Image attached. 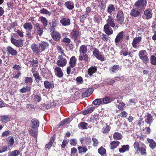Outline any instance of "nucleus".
I'll return each instance as SVG.
<instances>
[{
	"label": "nucleus",
	"mask_w": 156,
	"mask_h": 156,
	"mask_svg": "<svg viewBox=\"0 0 156 156\" xmlns=\"http://www.w3.org/2000/svg\"><path fill=\"white\" fill-rule=\"evenodd\" d=\"M87 48L86 46L82 45L80 46L79 49L80 55L79 56V60L81 61L83 60L85 62H88L89 57L86 54L87 51Z\"/></svg>",
	"instance_id": "1"
},
{
	"label": "nucleus",
	"mask_w": 156,
	"mask_h": 156,
	"mask_svg": "<svg viewBox=\"0 0 156 156\" xmlns=\"http://www.w3.org/2000/svg\"><path fill=\"white\" fill-rule=\"evenodd\" d=\"M147 2L146 0H140L136 2L134 6L136 7L140 11H141L145 9Z\"/></svg>",
	"instance_id": "2"
},
{
	"label": "nucleus",
	"mask_w": 156,
	"mask_h": 156,
	"mask_svg": "<svg viewBox=\"0 0 156 156\" xmlns=\"http://www.w3.org/2000/svg\"><path fill=\"white\" fill-rule=\"evenodd\" d=\"M138 55L140 58L144 63L147 64L149 62V59L147 56V53L145 50H142L140 51Z\"/></svg>",
	"instance_id": "3"
},
{
	"label": "nucleus",
	"mask_w": 156,
	"mask_h": 156,
	"mask_svg": "<svg viewBox=\"0 0 156 156\" xmlns=\"http://www.w3.org/2000/svg\"><path fill=\"white\" fill-rule=\"evenodd\" d=\"M59 59L57 61L56 64L58 66L63 67L65 66L67 64V60L66 58H63L62 55H59L58 57Z\"/></svg>",
	"instance_id": "4"
},
{
	"label": "nucleus",
	"mask_w": 156,
	"mask_h": 156,
	"mask_svg": "<svg viewBox=\"0 0 156 156\" xmlns=\"http://www.w3.org/2000/svg\"><path fill=\"white\" fill-rule=\"evenodd\" d=\"M93 55L98 59L101 61L105 60L104 57L99 52V51L97 48H93Z\"/></svg>",
	"instance_id": "5"
},
{
	"label": "nucleus",
	"mask_w": 156,
	"mask_h": 156,
	"mask_svg": "<svg viewBox=\"0 0 156 156\" xmlns=\"http://www.w3.org/2000/svg\"><path fill=\"white\" fill-rule=\"evenodd\" d=\"M118 22L122 24L124 20V16L123 12L121 11H118L116 17Z\"/></svg>",
	"instance_id": "6"
},
{
	"label": "nucleus",
	"mask_w": 156,
	"mask_h": 156,
	"mask_svg": "<svg viewBox=\"0 0 156 156\" xmlns=\"http://www.w3.org/2000/svg\"><path fill=\"white\" fill-rule=\"evenodd\" d=\"M36 31L37 35L41 36L43 32V28L42 26L39 24L37 23L34 26Z\"/></svg>",
	"instance_id": "7"
},
{
	"label": "nucleus",
	"mask_w": 156,
	"mask_h": 156,
	"mask_svg": "<svg viewBox=\"0 0 156 156\" xmlns=\"http://www.w3.org/2000/svg\"><path fill=\"white\" fill-rule=\"evenodd\" d=\"M31 48L33 53L35 54L38 55L41 52L40 47L35 44H32L31 46Z\"/></svg>",
	"instance_id": "8"
},
{
	"label": "nucleus",
	"mask_w": 156,
	"mask_h": 156,
	"mask_svg": "<svg viewBox=\"0 0 156 156\" xmlns=\"http://www.w3.org/2000/svg\"><path fill=\"white\" fill-rule=\"evenodd\" d=\"M31 71L35 78V80L38 83L40 81L42 82V79L41 77L40 76L38 73L35 71L33 69H32Z\"/></svg>",
	"instance_id": "9"
},
{
	"label": "nucleus",
	"mask_w": 156,
	"mask_h": 156,
	"mask_svg": "<svg viewBox=\"0 0 156 156\" xmlns=\"http://www.w3.org/2000/svg\"><path fill=\"white\" fill-rule=\"evenodd\" d=\"M51 36L53 40L55 41L59 40L61 37V34L56 31H53L51 32Z\"/></svg>",
	"instance_id": "10"
},
{
	"label": "nucleus",
	"mask_w": 156,
	"mask_h": 156,
	"mask_svg": "<svg viewBox=\"0 0 156 156\" xmlns=\"http://www.w3.org/2000/svg\"><path fill=\"white\" fill-rule=\"evenodd\" d=\"M108 19L107 20L106 24L110 26V27H114L115 26V19L110 16H108Z\"/></svg>",
	"instance_id": "11"
},
{
	"label": "nucleus",
	"mask_w": 156,
	"mask_h": 156,
	"mask_svg": "<svg viewBox=\"0 0 156 156\" xmlns=\"http://www.w3.org/2000/svg\"><path fill=\"white\" fill-rule=\"evenodd\" d=\"M142 37L141 36H138L134 38L132 45L133 47L136 48H137V44H138L141 41Z\"/></svg>",
	"instance_id": "12"
},
{
	"label": "nucleus",
	"mask_w": 156,
	"mask_h": 156,
	"mask_svg": "<svg viewBox=\"0 0 156 156\" xmlns=\"http://www.w3.org/2000/svg\"><path fill=\"white\" fill-rule=\"evenodd\" d=\"M124 34V32L122 31L119 32V34L117 35L115 40V41L116 44H117L123 39Z\"/></svg>",
	"instance_id": "13"
},
{
	"label": "nucleus",
	"mask_w": 156,
	"mask_h": 156,
	"mask_svg": "<svg viewBox=\"0 0 156 156\" xmlns=\"http://www.w3.org/2000/svg\"><path fill=\"white\" fill-rule=\"evenodd\" d=\"M54 71L55 75L58 77L61 78L63 76V73L62 69L60 67H56L55 68Z\"/></svg>",
	"instance_id": "14"
},
{
	"label": "nucleus",
	"mask_w": 156,
	"mask_h": 156,
	"mask_svg": "<svg viewBox=\"0 0 156 156\" xmlns=\"http://www.w3.org/2000/svg\"><path fill=\"white\" fill-rule=\"evenodd\" d=\"M110 27V26L105 24L104 27L105 32L108 35L112 34L113 33L112 29Z\"/></svg>",
	"instance_id": "15"
},
{
	"label": "nucleus",
	"mask_w": 156,
	"mask_h": 156,
	"mask_svg": "<svg viewBox=\"0 0 156 156\" xmlns=\"http://www.w3.org/2000/svg\"><path fill=\"white\" fill-rule=\"evenodd\" d=\"M144 14L147 19H149L152 17V12L151 9H147L144 11Z\"/></svg>",
	"instance_id": "16"
},
{
	"label": "nucleus",
	"mask_w": 156,
	"mask_h": 156,
	"mask_svg": "<svg viewBox=\"0 0 156 156\" xmlns=\"http://www.w3.org/2000/svg\"><path fill=\"white\" fill-rule=\"evenodd\" d=\"M6 49L7 52L12 55H15L17 54V52L16 50L11 46H8Z\"/></svg>",
	"instance_id": "17"
},
{
	"label": "nucleus",
	"mask_w": 156,
	"mask_h": 156,
	"mask_svg": "<svg viewBox=\"0 0 156 156\" xmlns=\"http://www.w3.org/2000/svg\"><path fill=\"white\" fill-rule=\"evenodd\" d=\"M77 60L74 56H72L70 59L69 64L70 66L72 68H73L76 66Z\"/></svg>",
	"instance_id": "18"
},
{
	"label": "nucleus",
	"mask_w": 156,
	"mask_h": 156,
	"mask_svg": "<svg viewBox=\"0 0 156 156\" xmlns=\"http://www.w3.org/2000/svg\"><path fill=\"white\" fill-rule=\"evenodd\" d=\"M11 42L16 46L19 47L22 45V43L20 41V40H16L14 38L11 39Z\"/></svg>",
	"instance_id": "19"
},
{
	"label": "nucleus",
	"mask_w": 156,
	"mask_h": 156,
	"mask_svg": "<svg viewBox=\"0 0 156 156\" xmlns=\"http://www.w3.org/2000/svg\"><path fill=\"white\" fill-rule=\"evenodd\" d=\"M60 23L64 26H67L70 24V20L69 18H64L60 20Z\"/></svg>",
	"instance_id": "20"
},
{
	"label": "nucleus",
	"mask_w": 156,
	"mask_h": 156,
	"mask_svg": "<svg viewBox=\"0 0 156 156\" xmlns=\"http://www.w3.org/2000/svg\"><path fill=\"white\" fill-rule=\"evenodd\" d=\"M141 144V147L138 151V152H139L141 155H146L147 154L146 147L144 144Z\"/></svg>",
	"instance_id": "21"
},
{
	"label": "nucleus",
	"mask_w": 156,
	"mask_h": 156,
	"mask_svg": "<svg viewBox=\"0 0 156 156\" xmlns=\"http://www.w3.org/2000/svg\"><path fill=\"white\" fill-rule=\"evenodd\" d=\"M39 46L41 48V51H43L48 48L49 44L46 42L41 41V43L39 44Z\"/></svg>",
	"instance_id": "22"
},
{
	"label": "nucleus",
	"mask_w": 156,
	"mask_h": 156,
	"mask_svg": "<svg viewBox=\"0 0 156 156\" xmlns=\"http://www.w3.org/2000/svg\"><path fill=\"white\" fill-rule=\"evenodd\" d=\"M147 141L149 144V146L150 148L152 149H154L156 147V143L153 140L149 138H147Z\"/></svg>",
	"instance_id": "23"
},
{
	"label": "nucleus",
	"mask_w": 156,
	"mask_h": 156,
	"mask_svg": "<svg viewBox=\"0 0 156 156\" xmlns=\"http://www.w3.org/2000/svg\"><path fill=\"white\" fill-rule=\"evenodd\" d=\"M24 29L27 31L31 32L33 28V26L31 23L27 22L25 23L23 25Z\"/></svg>",
	"instance_id": "24"
},
{
	"label": "nucleus",
	"mask_w": 156,
	"mask_h": 156,
	"mask_svg": "<svg viewBox=\"0 0 156 156\" xmlns=\"http://www.w3.org/2000/svg\"><path fill=\"white\" fill-rule=\"evenodd\" d=\"M140 11L137 9H132L130 13V15L134 17H137L140 15Z\"/></svg>",
	"instance_id": "25"
},
{
	"label": "nucleus",
	"mask_w": 156,
	"mask_h": 156,
	"mask_svg": "<svg viewBox=\"0 0 156 156\" xmlns=\"http://www.w3.org/2000/svg\"><path fill=\"white\" fill-rule=\"evenodd\" d=\"M93 91L94 90L92 88H89L82 94V96L84 98L90 96Z\"/></svg>",
	"instance_id": "26"
},
{
	"label": "nucleus",
	"mask_w": 156,
	"mask_h": 156,
	"mask_svg": "<svg viewBox=\"0 0 156 156\" xmlns=\"http://www.w3.org/2000/svg\"><path fill=\"white\" fill-rule=\"evenodd\" d=\"M114 99V98H111L109 97H105L104 98H102L103 104H108L113 101Z\"/></svg>",
	"instance_id": "27"
},
{
	"label": "nucleus",
	"mask_w": 156,
	"mask_h": 156,
	"mask_svg": "<svg viewBox=\"0 0 156 156\" xmlns=\"http://www.w3.org/2000/svg\"><path fill=\"white\" fill-rule=\"evenodd\" d=\"M32 123V129L35 128V129H37L39 126V122L36 119H33L31 120Z\"/></svg>",
	"instance_id": "28"
},
{
	"label": "nucleus",
	"mask_w": 156,
	"mask_h": 156,
	"mask_svg": "<svg viewBox=\"0 0 156 156\" xmlns=\"http://www.w3.org/2000/svg\"><path fill=\"white\" fill-rule=\"evenodd\" d=\"M141 144H144L140 142L139 143L137 141H135L133 144L134 148L137 153H138V151L141 147Z\"/></svg>",
	"instance_id": "29"
},
{
	"label": "nucleus",
	"mask_w": 156,
	"mask_h": 156,
	"mask_svg": "<svg viewBox=\"0 0 156 156\" xmlns=\"http://www.w3.org/2000/svg\"><path fill=\"white\" fill-rule=\"evenodd\" d=\"M153 120L152 116L151 114L147 113V118L145 119V122L147 124H149L150 126Z\"/></svg>",
	"instance_id": "30"
},
{
	"label": "nucleus",
	"mask_w": 156,
	"mask_h": 156,
	"mask_svg": "<svg viewBox=\"0 0 156 156\" xmlns=\"http://www.w3.org/2000/svg\"><path fill=\"white\" fill-rule=\"evenodd\" d=\"M97 68L95 66H91L88 70V74L90 76L95 73L97 71Z\"/></svg>",
	"instance_id": "31"
},
{
	"label": "nucleus",
	"mask_w": 156,
	"mask_h": 156,
	"mask_svg": "<svg viewBox=\"0 0 156 156\" xmlns=\"http://www.w3.org/2000/svg\"><path fill=\"white\" fill-rule=\"evenodd\" d=\"M88 124L85 122H81L78 125L80 129H87Z\"/></svg>",
	"instance_id": "32"
},
{
	"label": "nucleus",
	"mask_w": 156,
	"mask_h": 156,
	"mask_svg": "<svg viewBox=\"0 0 156 156\" xmlns=\"http://www.w3.org/2000/svg\"><path fill=\"white\" fill-rule=\"evenodd\" d=\"M65 6L69 10H72L74 8V4L73 2L68 1L65 3Z\"/></svg>",
	"instance_id": "33"
},
{
	"label": "nucleus",
	"mask_w": 156,
	"mask_h": 156,
	"mask_svg": "<svg viewBox=\"0 0 156 156\" xmlns=\"http://www.w3.org/2000/svg\"><path fill=\"white\" fill-rule=\"evenodd\" d=\"M38 130L37 129H35V128L29 130V133L31 136L34 137H36L37 135V132Z\"/></svg>",
	"instance_id": "34"
},
{
	"label": "nucleus",
	"mask_w": 156,
	"mask_h": 156,
	"mask_svg": "<svg viewBox=\"0 0 156 156\" xmlns=\"http://www.w3.org/2000/svg\"><path fill=\"white\" fill-rule=\"evenodd\" d=\"M94 22L98 23H99L102 21V18L101 15L97 14L94 15Z\"/></svg>",
	"instance_id": "35"
},
{
	"label": "nucleus",
	"mask_w": 156,
	"mask_h": 156,
	"mask_svg": "<svg viewBox=\"0 0 156 156\" xmlns=\"http://www.w3.org/2000/svg\"><path fill=\"white\" fill-rule=\"evenodd\" d=\"M0 120L3 123H6L10 121V118L8 116L4 115L1 117Z\"/></svg>",
	"instance_id": "36"
},
{
	"label": "nucleus",
	"mask_w": 156,
	"mask_h": 156,
	"mask_svg": "<svg viewBox=\"0 0 156 156\" xmlns=\"http://www.w3.org/2000/svg\"><path fill=\"white\" fill-rule=\"evenodd\" d=\"M94 108L93 107H91L88 108L87 109L83 111V114L84 115H86L89 113H91L94 110Z\"/></svg>",
	"instance_id": "37"
},
{
	"label": "nucleus",
	"mask_w": 156,
	"mask_h": 156,
	"mask_svg": "<svg viewBox=\"0 0 156 156\" xmlns=\"http://www.w3.org/2000/svg\"><path fill=\"white\" fill-rule=\"evenodd\" d=\"M44 84L45 87L46 89L51 88L54 87L53 84L51 83L47 80L44 82Z\"/></svg>",
	"instance_id": "38"
},
{
	"label": "nucleus",
	"mask_w": 156,
	"mask_h": 156,
	"mask_svg": "<svg viewBox=\"0 0 156 156\" xmlns=\"http://www.w3.org/2000/svg\"><path fill=\"white\" fill-rule=\"evenodd\" d=\"M71 34L73 38L76 40L79 35V33L75 29H73L71 32Z\"/></svg>",
	"instance_id": "39"
},
{
	"label": "nucleus",
	"mask_w": 156,
	"mask_h": 156,
	"mask_svg": "<svg viewBox=\"0 0 156 156\" xmlns=\"http://www.w3.org/2000/svg\"><path fill=\"white\" fill-rule=\"evenodd\" d=\"M20 151L18 150H15L14 151L9 152L8 156H16L20 154Z\"/></svg>",
	"instance_id": "40"
},
{
	"label": "nucleus",
	"mask_w": 156,
	"mask_h": 156,
	"mask_svg": "<svg viewBox=\"0 0 156 156\" xmlns=\"http://www.w3.org/2000/svg\"><path fill=\"white\" fill-rule=\"evenodd\" d=\"M119 67L118 65H115L112 67H111L109 70L111 73H116L119 69Z\"/></svg>",
	"instance_id": "41"
},
{
	"label": "nucleus",
	"mask_w": 156,
	"mask_h": 156,
	"mask_svg": "<svg viewBox=\"0 0 156 156\" xmlns=\"http://www.w3.org/2000/svg\"><path fill=\"white\" fill-rule=\"evenodd\" d=\"M78 149L79 151V153H85L87 151V149L86 147L84 146V147H82L79 146L78 147Z\"/></svg>",
	"instance_id": "42"
},
{
	"label": "nucleus",
	"mask_w": 156,
	"mask_h": 156,
	"mask_svg": "<svg viewBox=\"0 0 156 156\" xmlns=\"http://www.w3.org/2000/svg\"><path fill=\"white\" fill-rule=\"evenodd\" d=\"M119 144V142L117 141H114L110 143L111 149L115 148Z\"/></svg>",
	"instance_id": "43"
},
{
	"label": "nucleus",
	"mask_w": 156,
	"mask_h": 156,
	"mask_svg": "<svg viewBox=\"0 0 156 156\" xmlns=\"http://www.w3.org/2000/svg\"><path fill=\"white\" fill-rule=\"evenodd\" d=\"M129 149V146L128 145H123L119 150V151L121 153H123L126 151H128Z\"/></svg>",
	"instance_id": "44"
},
{
	"label": "nucleus",
	"mask_w": 156,
	"mask_h": 156,
	"mask_svg": "<svg viewBox=\"0 0 156 156\" xmlns=\"http://www.w3.org/2000/svg\"><path fill=\"white\" fill-rule=\"evenodd\" d=\"M115 10V8L114 6L113 5L111 4L108 6L107 9V12L109 13H111L114 12Z\"/></svg>",
	"instance_id": "45"
},
{
	"label": "nucleus",
	"mask_w": 156,
	"mask_h": 156,
	"mask_svg": "<svg viewBox=\"0 0 156 156\" xmlns=\"http://www.w3.org/2000/svg\"><path fill=\"white\" fill-rule=\"evenodd\" d=\"M101 10H105L106 6V2L104 0H101L99 5Z\"/></svg>",
	"instance_id": "46"
},
{
	"label": "nucleus",
	"mask_w": 156,
	"mask_h": 156,
	"mask_svg": "<svg viewBox=\"0 0 156 156\" xmlns=\"http://www.w3.org/2000/svg\"><path fill=\"white\" fill-rule=\"evenodd\" d=\"M113 138L115 140H120L122 138V135L119 133L115 132L113 134Z\"/></svg>",
	"instance_id": "47"
},
{
	"label": "nucleus",
	"mask_w": 156,
	"mask_h": 156,
	"mask_svg": "<svg viewBox=\"0 0 156 156\" xmlns=\"http://www.w3.org/2000/svg\"><path fill=\"white\" fill-rule=\"evenodd\" d=\"M93 103L96 105H99L101 104H103L102 98L96 99L93 101Z\"/></svg>",
	"instance_id": "48"
},
{
	"label": "nucleus",
	"mask_w": 156,
	"mask_h": 156,
	"mask_svg": "<svg viewBox=\"0 0 156 156\" xmlns=\"http://www.w3.org/2000/svg\"><path fill=\"white\" fill-rule=\"evenodd\" d=\"M55 140V138L53 136L51 137V140L48 144L46 145L45 147L49 148L52 145V144Z\"/></svg>",
	"instance_id": "49"
},
{
	"label": "nucleus",
	"mask_w": 156,
	"mask_h": 156,
	"mask_svg": "<svg viewBox=\"0 0 156 156\" xmlns=\"http://www.w3.org/2000/svg\"><path fill=\"white\" fill-rule=\"evenodd\" d=\"M77 150L75 147L71 149L70 156H77Z\"/></svg>",
	"instance_id": "50"
},
{
	"label": "nucleus",
	"mask_w": 156,
	"mask_h": 156,
	"mask_svg": "<svg viewBox=\"0 0 156 156\" xmlns=\"http://www.w3.org/2000/svg\"><path fill=\"white\" fill-rule=\"evenodd\" d=\"M30 90V87L28 86L24 87L20 90V92L22 93H25L29 91Z\"/></svg>",
	"instance_id": "51"
},
{
	"label": "nucleus",
	"mask_w": 156,
	"mask_h": 156,
	"mask_svg": "<svg viewBox=\"0 0 156 156\" xmlns=\"http://www.w3.org/2000/svg\"><path fill=\"white\" fill-rule=\"evenodd\" d=\"M150 62L151 64L156 65V57L154 55H151L150 57Z\"/></svg>",
	"instance_id": "52"
},
{
	"label": "nucleus",
	"mask_w": 156,
	"mask_h": 156,
	"mask_svg": "<svg viewBox=\"0 0 156 156\" xmlns=\"http://www.w3.org/2000/svg\"><path fill=\"white\" fill-rule=\"evenodd\" d=\"M24 81L27 84H31L33 82V79L31 77H26L25 78Z\"/></svg>",
	"instance_id": "53"
},
{
	"label": "nucleus",
	"mask_w": 156,
	"mask_h": 156,
	"mask_svg": "<svg viewBox=\"0 0 156 156\" xmlns=\"http://www.w3.org/2000/svg\"><path fill=\"white\" fill-rule=\"evenodd\" d=\"M41 21L43 24L44 27L45 28L48 24V21L46 18L44 17H42L41 18Z\"/></svg>",
	"instance_id": "54"
},
{
	"label": "nucleus",
	"mask_w": 156,
	"mask_h": 156,
	"mask_svg": "<svg viewBox=\"0 0 156 156\" xmlns=\"http://www.w3.org/2000/svg\"><path fill=\"white\" fill-rule=\"evenodd\" d=\"M110 126H107L106 127H104L102 129V132L103 133H108L110 129Z\"/></svg>",
	"instance_id": "55"
},
{
	"label": "nucleus",
	"mask_w": 156,
	"mask_h": 156,
	"mask_svg": "<svg viewBox=\"0 0 156 156\" xmlns=\"http://www.w3.org/2000/svg\"><path fill=\"white\" fill-rule=\"evenodd\" d=\"M116 80L115 79H112L110 81L108 82L106 81L104 83L107 85H112L116 81Z\"/></svg>",
	"instance_id": "56"
},
{
	"label": "nucleus",
	"mask_w": 156,
	"mask_h": 156,
	"mask_svg": "<svg viewBox=\"0 0 156 156\" xmlns=\"http://www.w3.org/2000/svg\"><path fill=\"white\" fill-rule=\"evenodd\" d=\"M34 98L35 101L38 102L40 101L41 100V95L39 94L34 95Z\"/></svg>",
	"instance_id": "57"
},
{
	"label": "nucleus",
	"mask_w": 156,
	"mask_h": 156,
	"mask_svg": "<svg viewBox=\"0 0 156 156\" xmlns=\"http://www.w3.org/2000/svg\"><path fill=\"white\" fill-rule=\"evenodd\" d=\"M56 47L57 50L59 51V52L61 53V54H62L64 56H66L65 54L64 53V50L62 49L61 47L59 45H57L56 46Z\"/></svg>",
	"instance_id": "58"
},
{
	"label": "nucleus",
	"mask_w": 156,
	"mask_h": 156,
	"mask_svg": "<svg viewBox=\"0 0 156 156\" xmlns=\"http://www.w3.org/2000/svg\"><path fill=\"white\" fill-rule=\"evenodd\" d=\"M125 105V104L123 102H121L117 105V108L121 110H123L124 109V107Z\"/></svg>",
	"instance_id": "59"
},
{
	"label": "nucleus",
	"mask_w": 156,
	"mask_h": 156,
	"mask_svg": "<svg viewBox=\"0 0 156 156\" xmlns=\"http://www.w3.org/2000/svg\"><path fill=\"white\" fill-rule=\"evenodd\" d=\"M98 152L101 154H105L106 150L103 147H101L98 149Z\"/></svg>",
	"instance_id": "60"
},
{
	"label": "nucleus",
	"mask_w": 156,
	"mask_h": 156,
	"mask_svg": "<svg viewBox=\"0 0 156 156\" xmlns=\"http://www.w3.org/2000/svg\"><path fill=\"white\" fill-rule=\"evenodd\" d=\"M92 140L93 143V145L94 147L97 146L99 143L98 139L95 138L93 137L92 138Z\"/></svg>",
	"instance_id": "61"
},
{
	"label": "nucleus",
	"mask_w": 156,
	"mask_h": 156,
	"mask_svg": "<svg viewBox=\"0 0 156 156\" xmlns=\"http://www.w3.org/2000/svg\"><path fill=\"white\" fill-rule=\"evenodd\" d=\"M76 80L77 81V83L78 84H81L83 83V80L82 77L79 76L76 78Z\"/></svg>",
	"instance_id": "62"
},
{
	"label": "nucleus",
	"mask_w": 156,
	"mask_h": 156,
	"mask_svg": "<svg viewBox=\"0 0 156 156\" xmlns=\"http://www.w3.org/2000/svg\"><path fill=\"white\" fill-rule=\"evenodd\" d=\"M70 144L73 146H75L77 144L76 140L75 139H72L70 140Z\"/></svg>",
	"instance_id": "63"
},
{
	"label": "nucleus",
	"mask_w": 156,
	"mask_h": 156,
	"mask_svg": "<svg viewBox=\"0 0 156 156\" xmlns=\"http://www.w3.org/2000/svg\"><path fill=\"white\" fill-rule=\"evenodd\" d=\"M68 143V141L67 140H64L61 145V147L62 148H64L65 146L67 145Z\"/></svg>",
	"instance_id": "64"
}]
</instances>
